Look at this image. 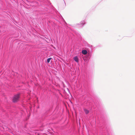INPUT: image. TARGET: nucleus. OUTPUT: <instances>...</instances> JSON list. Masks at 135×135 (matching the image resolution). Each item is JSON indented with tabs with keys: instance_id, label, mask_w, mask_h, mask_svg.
<instances>
[{
	"instance_id": "obj_1",
	"label": "nucleus",
	"mask_w": 135,
	"mask_h": 135,
	"mask_svg": "<svg viewBox=\"0 0 135 135\" xmlns=\"http://www.w3.org/2000/svg\"><path fill=\"white\" fill-rule=\"evenodd\" d=\"M19 98L20 94H19L15 95L13 99V102H16L18 100Z\"/></svg>"
},
{
	"instance_id": "obj_2",
	"label": "nucleus",
	"mask_w": 135,
	"mask_h": 135,
	"mask_svg": "<svg viewBox=\"0 0 135 135\" xmlns=\"http://www.w3.org/2000/svg\"><path fill=\"white\" fill-rule=\"evenodd\" d=\"M74 60L77 62H78L79 61L78 59V57L76 56H75L74 58Z\"/></svg>"
},
{
	"instance_id": "obj_3",
	"label": "nucleus",
	"mask_w": 135,
	"mask_h": 135,
	"mask_svg": "<svg viewBox=\"0 0 135 135\" xmlns=\"http://www.w3.org/2000/svg\"><path fill=\"white\" fill-rule=\"evenodd\" d=\"M82 53L84 55H86L87 53V52L86 50H83L82 51Z\"/></svg>"
},
{
	"instance_id": "obj_4",
	"label": "nucleus",
	"mask_w": 135,
	"mask_h": 135,
	"mask_svg": "<svg viewBox=\"0 0 135 135\" xmlns=\"http://www.w3.org/2000/svg\"><path fill=\"white\" fill-rule=\"evenodd\" d=\"M84 110L85 113L86 114H88L89 112V111L86 109H84Z\"/></svg>"
},
{
	"instance_id": "obj_5",
	"label": "nucleus",
	"mask_w": 135,
	"mask_h": 135,
	"mask_svg": "<svg viewBox=\"0 0 135 135\" xmlns=\"http://www.w3.org/2000/svg\"><path fill=\"white\" fill-rule=\"evenodd\" d=\"M51 58H48L47 60V62L48 63H49L50 62V60L51 59Z\"/></svg>"
},
{
	"instance_id": "obj_6",
	"label": "nucleus",
	"mask_w": 135,
	"mask_h": 135,
	"mask_svg": "<svg viewBox=\"0 0 135 135\" xmlns=\"http://www.w3.org/2000/svg\"><path fill=\"white\" fill-rule=\"evenodd\" d=\"M85 22L84 21H81V25H83L85 24Z\"/></svg>"
}]
</instances>
